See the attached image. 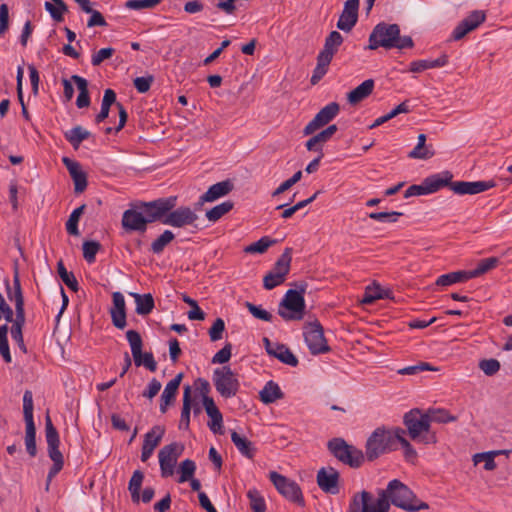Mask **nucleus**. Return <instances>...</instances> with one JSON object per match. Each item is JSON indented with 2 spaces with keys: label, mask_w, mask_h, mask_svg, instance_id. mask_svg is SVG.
<instances>
[{
  "label": "nucleus",
  "mask_w": 512,
  "mask_h": 512,
  "mask_svg": "<svg viewBox=\"0 0 512 512\" xmlns=\"http://www.w3.org/2000/svg\"><path fill=\"white\" fill-rule=\"evenodd\" d=\"M266 351L286 365L295 367L298 365L296 356L283 344L272 343L267 337L263 339Z\"/></svg>",
  "instance_id": "obj_21"
},
{
  "label": "nucleus",
  "mask_w": 512,
  "mask_h": 512,
  "mask_svg": "<svg viewBox=\"0 0 512 512\" xmlns=\"http://www.w3.org/2000/svg\"><path fill=\"white\" fill-rule=\"evenodd\" d=\"M212 381L216 391L226 399L234 397L240 389L237 374L230 366L216 368L213 371Z\"/></svg>",
  "instance_id": "obj_6"
},
{
  "label": "nucleus",
  "mask_w": 512,
  "mask_h": 512,
  "mask_svg": "<svg viewBox=\"0 0 512 512\" xmlns=\"http://www.w3.org/2000/svg\"><path fill=\"white\" fill-rule=\"evenodd\" d=\"M144 474L140 470H135L128 484V490L134 503L140 501V490L143 483Z\"/></svg>",
  "instance_id": "obj_43"
},
{
  "label": "nucleus",
  "mask_w": 512,
  "mask_h": 512,
  "mask_svg": "<svg viewBox=\"0 0 512 512\" xmlns=\"http://www.w3.org/2000/svg\"><path fill=\"white\" fill-rule=\"evenodd\" d=\"M402 216L401 212L392 211V212H371L369 214V218L378 222L384 223H395L398 221L399 217Z\"/></svg>",
  "instance_id": "obj_60"
},
{
  "label": "nucleus",
  "mask_w": 512,
  "mask_h": 512,
  "mask_svg": "<svg viewBox=\"0 0 512 512\" xmlns=\"http://www.w3.org/2000/svg\"><path fill=\"white\" fill-rule=\"evenodd\" d=\"M192 400H191V388L189 385L185 386L183 393V406L181 411V417L179 421L180 430H188L190 426V414H191Z\"/></svg>",
  "instance_id": "obj_35"
},
{
  "label": "nucleus",
  "mask_w": 512,
  "mask_h": 512,
  "mask_svg": "<svg viewBox=\"0 0 512 512\" xmlns=\"http://www.w3.org/2000/svg\"><path fill=\"white\" fill-rule=\"evenodd\" d=\"M391 505L408 512L429 508L428 503L419 500L406 484L393 479L386 489L377 490L376 498L366 490L353 494L347 512H389Z\"/></svg>",
  "instance_id": "obj_1"
},
{
  "label": "nucleus",
  "mask_w": 512,
  "mask_h": 512,
  "mask_svg": "<svg viewBox=\"0 0 512 512\" xmlns=\"http://www.w3.org/2000/svg\"><path fill=\"white\" fill-rule=\"evenodd\" d=\"M198 220V216L194 210L188 206H180L177 209H172L167 213V216L163 218L162 223L172 227H185L194 225Z\"/></svg>",
  "instance_id": "obj_15"
},
{
  "label": "nucleus",
  "mask_w": 512,
  "mask_h": 512,
  "mask_svg": "<svg viewBox=\"0 0 512 512\" xmlns=\"http://www.w3.org/2000/svg\"><path fill=\"white\" fill-rule=\"evenodd\" d=\"M100 247V244L96 241H85L82 246L84 259L90 264L94 263Z\"/></svg>",
  "instance_id": "obj_59"
},
{
  "label": "nucleus",
  "mask_w": 512,
  "mask_h": 512,
  "mask_svg": "<svg viewBox=\"0 0 512 512\" xmlns=\"http://www.w3.org/2000/svg\"><path fill=\"white\" fill-rule=\"evenodd\" d=\"M373 89L374 80L367 79L348 93L347 100L351 105H356L366 99L373 92Z\"/></svg>",
  "instance_id": "obj_31"
},
{
  "label": "nucleus",
  "mask_w": 512,
  "mask_h": 512,
  "mask_svg": "<svg viewBox=\"0 0 512 512\" xmlns=\"http://www.w3.org/2000/svg\"><path fill=\"white\" fill-rule=\"evenodd\" d=\"M136 303V313L139 315H148L154 309V299L150 293L138 294L131 293Z\"/></svg>",
  "instance_id": "obj_39"
},
{
  "label": "nucleus",
  "mask_w": 512,
  "mask_h": 512,
  "mask_svg": "<svg viewBox=\"0 0 512 512\" xmlns=\"http://www.w3.org/2000/svg\"><path fill=\"white\" fill-rule=\"evenodd\" d=\"M164 434L165 428L163 426L156 425L152 427V429L145 434L143 445H146V447L150 446L154 451L161 442Z\"/></svg>",
  "instance_id": "obj_44"
},
{
  "label": "nucleus",
  "mask_w": 512,
  "mask_h": 512,
  "mask_svg": "<svg viewBox=\"0 0 512 512\" xmlns=\"http://www.w3.org/2000/svg\"><path fill=\"white\" fill-rule=\"evenodd\" d=\"M485 21V14L481 11H473L468 17L463 19L453 30L454 40L462 39L470 31L476 29Z\"/></svg>",
  "instance_id": "obj_22"
},
{
  "label": "nucleus",
  "mask_w": 512,
  "mask_h": 512,
  "mask_svg": "<svg viewBox=\"0 0 512 512\" xmlns=\"http://www.w3.org/2000/svg\"><path fill=\"white\" fill-rule=\"evenodd\" d=\"M303 335L311 354H323L330 350L324 337L323 327L318 321L306 324Z\"/></svg>",
  "instance_id": "obj_12"
},
{
  "label": "nucleus",
  "mask_w": 512,
  "mask_h": 512,
  "mask_svg": "<svg viewBox=\"0 0 512 512\" xmlns=\"http://www.w3.org/2000/svg\"><path fill=\"white\" fill-rule=\"evenodd\" d=\"M500 362L497 359H483L479 362V368L487 376H493L500 370Z\"/></svg>",
  "instance_id": "obj_62"
},
{
  "label": "nucleus",
  "mask_w": 512,
  "mask_h": 512,
  "mask_svg": "<svg viewBox=\"0 0 512 512\" xmlns=\"http://www.w3.org/2000/svg\"><path fill=\"white\" fill-rule=\"evenodd\" d=\"M472 279L469 271H454L439 276L436 280L438 286H450L455 283L465 282Z\"/></svg>",
  "instance_id": "obj_38"
},
{
  "label": "nucleus",
  "mask_w": 512,
  "mask_h": 512,
  "mask_svg": "<svg viewBox=\"0 0 512 512\" xmlns=\"http://www.w3.org/2000/svg\"><path fill=\"white\" fill-rule=\"evenodd\" d=\"M507 450H495L489 452L476 453L473 456V462L475 465L480 462H484V469L487 471H493L496 468L495 457L501 454H508Z\"/></svg>",
  "instance_id": "obj_37"
},
{
  "label": "nucleus",
  "mask_w": 512,
  "mask_h": 512,
  "mask_svg": "<svg viewBox=\"0 0 512 512\" xmlns=\"http://www.w3.org/2000/svg\"><path fill=\"white\" fill-rule=\"evenodd\" d=\"M174 234L170 230H165L157 239L151 244V250L155 254L163 252L164 248L174 239Z\"/></svg>",
  "instance_id": "obj_55"
},
{
  "label": "nucleus",
  "mask_w": 512,
  "mask_h": 512,
  "mask_svg": "<svg viewBox=\"0 0 512 512\" xmlns=\"http://www.w3.org/2000/svg\"><path fill=\"white\" fill-rule=\"evenodd\" d=\"M360 1L350 0L344 3V7L337 21V28L349 32L356 25L358 20Z\"/></svg>",
  "instance_id": "obj_18"
},
{
  "label": "nucleus",
  "mask_w": 512,
  "mask_h": 512,
  "mask_svg": "<svg viewBox=\"0 0 512 512\" xmlns=\"http://www.w3.org/2000/svg\"><path fill=\"white\" fill-rule=\"evenodd\" d=\"M184 451V445L174 442L162 447L158 453L161 476L166 478L174 474L178 458Z\"/></svg>",
  "instance_id": "obj_13"
},
{
  "label": "nucleus",
  "mask_w": 512,
  "mask_h": 512,
  "mask_svg": "<svg viewBox=\"0 0 512 512\" xmlns=\"http://www.w3.org/2000/svg\"><path fill=\"white\" fill-rule=\"evenodd\" d=\"M234 188L231 180H224L217 182L210 186L208 190L202 195L203 201L214 202L226 195H228Z\"/></svg>",
  "instance_id": "obj_28"
},
{
  "label": "nucleus",
  "mask_w": 512,
  "mask_h": 512,
  "mask_svg": "<svg viewBox=\"0 0 512 512\" xmlns=\"http://www.w3.org/2000/svg\"><path fill=\"white\" fill-rule=\"evenodd\" d=\"M339 472L333 467H323L317 472L316 481L319 488L328 494L336 495L340 491Z\"/></svg>",
  "instance_id": "obj_16"
},
{
  "label": "nucleus",
  "mask_w": 512,
  "mask_h": 512,
  "mask_svg": "<svg viewBox=\"0 0 512 512\" xmlns=\"http://www.w3.org/2000/svg\"><path fill=\"white\" fill-rule=\"evenodd\" d=\"M85 205H81L80 207L74 209L70 214L67 222H66V230L68 234L73 236L79 235L78 222L80 220L81 215L84 212Z\"/></svg>",
  "instance_id": "obj_50"
},
{
  "label": "nucleus",
  "mask_w": 512,
  "mask_h": 512,
  "mask_svg": "<svg viewBox=\"0 0 512 512\" xmlns=\"http://www.w3.org/2000/svg\"><path fill=\"white\" fill-rule=\"evenodd\" d=\"M343 43V37L338 31H332L326 37L323 51L330 53L334 56V54L338 51V48Z\"/></svg>",
  "instance_id": "obj_51"
},
{
  "label": "nucleus",
  "mask_w": 512,
  "mask_h": 512,
  "mask_svg": "<svg viewBox=\"0 0 512 512\" xmlns=\"http://www.w3.org/2000/svg\"><path fill=\"white\" fill-rule=\"evenodd\" d=\"M249 505L253 512H265L266 503L261 493L256 488H251L247 492Z\"/></svg>",
  "instance_id": "obj_47"
},
{
  "label": "nucleus",
  "mask_w": 512,
  "mask_h": 512,
  "mask_svg": "<svg viewBox=\"0 0 512 512\" xmlns=\"http://www.w3.org/2000/svg\"><path fill=\"white\" fill-rule=\"evenodd\" d=\"M328 449L339 461L350 467L358 468L364 461L363 452L341 438L330 440Z\"/></svg>",
  "instance_id": "obj_7"
},
{
  "label": "nucleus",
  "mask_w": 512,
  "mask_h": 512,
  "mask_svg": "<svg viewBox=\"0 0 512 512\" xmlns=\"http://www.w3.org/2000/svg\"><path fill=\"white\" fill-rule=\"evenodd\" d=\"M338 127L335 124L329 125L326 129L312 136L305 144L308 151L323 152L324 143L328 142L337 132Z\"/></svg>",
  "instance_id": "obj_26"
},
{
  "label": "nucleus",
  "mask_w": 512,
  "mask_h": 512,
  "mask_svg": "<svg viewBox=\"0 0 512 512\" xmlns=\"http://www.w3.org/2000/svg\"><path fill=\"white\" fill-rule=\"evenodd\" d=\"M113 306L110 309V315L113 325L118 329H123L126 326V307L125 299L121 292H114L112 294Z\"/></svg>",
  "instance_id": "obj_24"
},
{
  "label": "nucleus",
  "mask_w": 512,
  "mask_h": 512,
  "mask_svg": "<svg viewBox=\"0 0 512 512\" xmlns=\"http://www.w3.org/2000/svg\"><path fill=\"white\" fill-rule=\"evenodd\" d=\"M57 272L61 280L65 285L74 292L79 290L78 281L73 272H68L62 260L57 263Z\"/></svg>",
  "instance_id": "obj_45"
},
{
  "label": "nucleus",
  "mask_w": 512,
  "mask_h": 512,
  "mask_svg": "<svg viewBox=\"0 0 512 512\" xmlns=\"http://www.w3.org/2000/svg\"><path fill=\"white\" fill-rule=\"evenodd\" d=\"M448 63V58L446 55H442L441 57L435 60H417L413 61L410 64L411 72H422L431 68H439L443 67Z\"/></svg>",
  "instance_id": "obj_40"
},
{
  "label": "nucleus",
  "mask_w": 512,
  "mask_h": 512,
  "mask_svg": "<svg viewBox=\"0 0 512 512\" xmlns=\"http://www.w3.org/2000/svg\"><path fill=\"white\" fill-rule=\"evenodd\" d=\"M112 104H116V107L119 112V124L115 129V132H119L126 124L128 114L124 108V106L120 102H116V93L112 89H106L104 91V96L102 99V105L105 107H111Z\"/></svg>",
  "instance_id": "obj_30"
},
{
  "label": "nucleus",
  "mask_w": 512,
  "mask_h": 512,
  "mask_svg": "<svg viewBox=\"0 0 512 512\" xmlns=\"http://www.w3.org/2000/svg\"><path fill=\"white\" fill-rule=\"evenodd\" d=\"M148 221L139 204L135 208L126 210L122 216V226L126 231L145 232Z\"/></svg>",
  "instance_id": "obj_17"
},
{
  "label": "nucleus",
  "mask_w": 512,
  "mask_h": 512,
  "mask_svg": "<svg viewBox=\"0 0 512 512\" xmlns=\"http://www.w3.org/2000/svg\"><path fill=\"white\" fill-rule=\"evenodd\" d=\"M434 156V152L426 145H420L417 143V145L414 147L413 150H411L408 154L409 158L412 159H430Z\"/></svg>",
  "instance_id": "obj_64"
},
{
  "label": "nucleus",
  "mask_w": 512,
  "mask_h": 512,
  "mask_svg": "<svg viewBox=\"0 0 512 512\" xmlns=\"http://www.w3.org/2000/svg\"><path fill=\"white\" fill-rule=\"evenodd\" d=\"M71 80L76 84L79 95L76 99V105L78 108H85L90 105V96L88 91V82L85 78L79 75H73Z\"/></svg>",
  "instance_id": "obj_36"
},
{
  "label": "nucleus",
  "mask_w": 512,
  "mask_h": 512,
  "mask_svg": "<svg viewBox=\"0 0 512 512\" xmlns=\"http://www.w3.org/2000/svg\"><path fill=\"white\" fill-rule=\"evenodd\" d=\"M161 0H128L125 3L126 8L132 10L152 9L160 4Z\"/></svg>",
  "instance_id": "obj_63"
},
{
  "label": "nucleus",
  "mask_w": 512,
  "mask_h": 512,
  "mask_svg": "<svg viewBox=\"0 0 512 512\" xmlns=\"http://www.w3.org/2000/svg\"><path fill=\"white\" fill-rule=\"evenodd\" d=\"M397 442V428L394 431H387L377 428L368 438L366 443V456L373 461L380 455L391 451Z\"/></svg>",
  "instance_id": "obj_5"
},
{
  "label": "nucleus",
  "mask_w": 512,
  "mask_h": 512,
  "mask_svg": "<svg viewBox=\"0 0 512 512\" xmlns=\"http://www.w3.org/2000/svg\"><path fill=\"white\" fill-rule=\"evenodd\" d=\"M182 378H183V374L179 373L172 380H170L166 384L164 391L161 395V398L165 399L166 402L170 401L173 403L176 393L178 391V388L180 386V383L182 381Z\"/></svg>",
  "instance_id": "obj_49"
},
{
  "label": "nucleus",
  "mask_w": 512,
  "mask_h": 512,
  "mask_svg": "<svg viewBox=\"0 0 512 512\" xmlns=\"http://www.w3.org/2000/svg\"><path fill=\"white\" fill-rule=\"evenodd\" d=\"M234 207V203L230 200L224 201L213 208L206 211V218L209 222L215 223L221 219L224 215L229 213Z\"/></svg>",
  "instance_id": "obj_42"
},
{
  "label": "nucleus",
  "mask_w": 512,
  "mask_h": 512,
  "mask_svg": "<svg viewBox=\"0 0 512 512\" xmlns=\"http://www.w3.org/2000/svg\"><path fill=\"white\" fill-rule=\"evenodd\" d=\"M498 263H499V259L496 257L485 258L478 263V265L475 269L469 271L470 277L476 278V277L488 272L489 270L495 268L498 265Z\"/></svg>",
  "instance_id": "obj_52"
},
{
  "label": "nucleus",
  "mask_w": 512,
  "mask_h": 512,
  "mask_svg": "<svg viewBox=\"0 0 512 512\" xmlns=\"http://www.w3.org/2000/svg\"><path fill=\"white\" fill-rule=\"evenodd\" d=\"M5 287L8 299L15 304L16 317L25 316L24 297L17 270L14 273L13 286L10 285L9 280H5Z\"/></svg>",
  "instance_id": "obj_20"
},
{
  "label": "nucleus",
  "mask_w": 512,
  "mask_h": 512,
  "mask_svg": "<svg viewBox=\"0 0 512 512\" xmlns=\"http://www.w3.org/2000/svg\"><path fill=\"white\" fill-rule=\"evenodd\" d=\"M340 106L336 102H331L324 106L315 117L304 127L305 136L314 134L317 130L331 122L339 113Z\"/></svg>",
  "instance_id": "obj_14"
},
{
  "label": "nucleus",
  "mask_w": 512,
  "mask_h": 512,
  "mask_svg": "<svg viewBox=\"0 0 512 512\" xmlns=\"http://www.w3.org/2000/svg\"><path fill=\"white\" fill-rule=\"evenodd\" d=\"M275 243L274 240L267 236L260 238L258 241L250 244L245 248L247 253H264L270 246Z\"/></svg>",
  "instance_id": "obj_58"
},
{
  "label": "nucleus",
  "mask_w": 512,
  "mask_h": 512,
  "mask_svg": "<svg viewBox=\"0 0 512 512\" xmlns=\"http://www.w3.org/2000/svg\"><path fill=\"white\" fill-rule=\"evenodd\" d=\"M390 298H392V292L389 289H383L380 285L373 284L366 287L361 303L370 305L376 300Z\"/></svg>",
  "instance_id": "obj_32"
},
{
  "label": "nucleus",
  "mask_w": 512,
  "mask_h": 512,
  "mask_svg": "<svg viewBox=\"0 0 512 512\" xmlns=\"http://www.w3.org/2000/svg\"><path fill=\"white\" fill-rule=\"evenodd\" d=\"M33 395L32 392L26 390L23 395V415L25 420V446L27 453L31 457L37 454L36 448V427L33 419Z\"/></svg>",
  "instance_id": "obj_9"
},
{
  "label": "nucleus",
  "mask_w": 512,
  "mask_h": 512,
  "mask_svg": "<svg viewBox=\"0 0 512 512\" xmlns=\"http://www.w3.org/2000/svg\"><path fill=\"white\" fill-rule=\"evenodd\" d=\"M437 369L432 367L427 362H420L419 364L407 366L398 370L400 375H416L423 371H436Z\"/></svg>",
  "instance_id": "obj_61"
},
{
  "label": "nucleus",
  "mask_w": 512,
  "mask_h": 512,
  "mask_svg": "<svg viewBox=\"0 0 512 512\" xmlns=\"http://www.w3.org/2000/svg\"><path fill=\"white\" fill-rule=\"evenodd\" d=\"M292 261V248H286L277 259L273 268L264 276L263 286L267 290H272L282 284L290 271Z\"/></svg>",
  "instance_id": "obj_8"
},
{
  "label": "nucleus",
  "mask_w": 512,
  "mask_h": 512,
  "mask_svg": "<svg viewBox=\"0 0 512 512\" xmlns=\"http://www.w3.org/2000/svg\"><path fill=\"white\" fill-rule=\"evenodd\" d=\"M453 175L449 171L431 175L423 180L426 193L431 194L437 192L441 188L448 186L450 188Z\"/></svg>",
  "instance_id": "obj_27"
},
{
  "label": "nucleus",
  "mask_w": 512,
  "mask_h": 512,
  "mask_svg": "<svg viewBox=\"0 0 512 512\" xmlns=\"http://www.w3.org/2000/svg\"><path fill=\"white\" fill-rule=\"evenodd\" d=\"M203 406L210 418L208 422L209 429L215 434L223 433V416L218 407L216 406L213 398L208 395H203Z\"/></svg>",
  "instance_id": "obj_23"
},
{
  "label": "nucleus",
  "mask_w": 512,
  "mask_h": 512,
  "mask_svg": "<svg viewBox=\"0 0 512 512\" xmlns=\"http://www.w3.org/2000/svg\"><path fill=\"white\" fill-rule=\"evenodd\" d=\"M133 360L136 366H144L151 372H155L157 369V363L153 354L150 352H146L144 354L141 352L136 355V358H133Z\"/></svg>",
  "instance_id": "obj_57"
},
{
  "label": "nucleus",
  "mask_w": 512,
  "mask_h": 512,
  "mask_svg": "<svg viewBox=\"0 0 512 512\" xmlns=\"http://www.w3.org/2000/svg\"><path fill=\"white\" fill-rule=\"evenodd\" d=\"M25 324V316L23 317H16L12 321V326L10 328L11 337L12 339L18 344L19 348L26 352V347L24 344L23 334H22V328Z\"/></svg>",
  "instance_id": "obj_46"
},
{
  "label": "nucleus",
  "mask_w": 512,
  "mask_h": 512,
  "mask_svg": "<svg viewBox=\"0 0 512 512\" xmlns=\"http://www.w3.org/2000/svg\"><path fill=\"white\" fill-rule=\"evenodd\" d=\"M269 479L275 486L276 490L287 500L296 503L299 506L304 505V498L300 486L284 475L271 471Z\"/></svg>",
  "instance_id": "obj_10"
},
{
  "label": "nucleus",
  "mask_w": 512,
  "mask_h": 512,
  "mask_svg": "<svg viewBox=\"0 0 512 512\" xmlns=\"http://www.w3.org/2000/svg\"><path fill=\"white\" fill-rule=\"evenodd\" d=\"M297 287L298 290L289 289L279 305L278 314L286 321L301 320L305 314L304 293L307 285L301 283Z\"/></svg>",
  "instance_id": "obj_3"
},
{
  "label": "nucleus",
  "mask_w": 512,
  "mask_h": 512,
  "mask_svg": "<svg viewBox=\"0 0 512 512\" xmlns=\"http://www.w3.org/2000/svg\"><path fill=\"white\" fill-rule=\"evenodd\" d=\"M62 161L73 179L75 192L82 193L87 187V177L80 164L68 157H64Z\"/></svg>",
  "instance_id": "obj_25"
},
{
  "label": "nucleus",
  "mask_w": 512,
  "mask_h": 512,
  "mask_svg": "<svg viewBox=\"0 0 512 512\" xmlns=\"http://www.w3.org/2000/svg\"><path fill=\"white\" fill-rule=\"evenodd\" d=\"M405 430L397 428V442H399L404 450V457L408 462H414L417 458V452L412 445L404 437Z\"/></svg>",
  "instance_id": "obj_48"
},
{
  "label": "nucleus",
  "mask_w": 512,
  "mask_h": 512,
  "mask_svg": "<svg viewBox=\"0 0 512 512\" xmlns=\"http://www.w3.org/2000/svg\"><path fill=\"white\" fill-rule=\"evenodd\" d=\"M404 424L412 440H419L425 444L436 443L435 434L429 433L430 423L426 412L422 413L419 409L410 410L404 416Z\"/></svg>",
  "instance_id": "obj_4"
},
{
  "label": "nucleus",
  "mask_w": 512,
  "mask_h": 512,
  "mask_svg": "<svg viewBox=\"0 0 512 512\" xmlns=\"http://www.w3.org/2000/svg\"><path fill=\"white\" fill-rule=\"evenodd\" d=\"M91 136V133L84 129L82 126H75L71 130L64 133L65 139L75 148L77 149L80 144L88 139Z\"/></svg>",
  "instance_id": "obj_41"
},
{
  "label": "nucleus",
  "mask_w": 512,
  "mask_h": 512,
  "mask_svg": "<svg viewBox=\"0 0 512 512\" xmlns=\"http://www.w3.org/2000/svg\"><path fill=\"white\" fill-rule=\"evenodd\" d=\"M260 400L264 404H271L284 397L279 385L274 381H268L259 392Z\"/></svg>",
  "instance_id": "obj_34"
},
{
  "label": "nucleus",
  "mask_w": 512,
  "mask_h": 512,
  "mask_svg": "<svg viewBox=\"0 0 512 512\" xmlns=\"http://www.w3.org/2000/svg\"><path fill=\"white\" fill-rule=\"evenodd\" d=\"M45 436L48 446V454L56 456L57 454H62L59 450V434L56 428L54 427L49 415H47L45 419Z\"/></svg>",
  "instance_id": "obj_29"
},
{
  "label": "nucleus",
  "mask_w": 512,
  "mask_h": 512,
  "mask_svg": "<svg viewBox=\"0 0 512 512\" xmlns=\"http://www.w3.org/2000/svg\"><path fill=\"white\" fill-rule=\"evenodd\" d=\"M126 338L131 347V353L133 358H136V355L142 352V338L141 335L135 330H128L126 332Z\"/></svg>",
  "instance_id": "obj_56"
},
{
  "label": "nucleus",
  "mask_w": 512,
  "mask_h": 512,
  "mask_svg": "<svg viewBox=\"0 0 512 512\" xmlns=\"http://www.w3.org/2000/svg\"><path fill=\"white\" fill-rule=\"evenodd\" d=\"M414 45L410 36H401L400 27L397 24L381 22L377 24L369 35L368 49L376 50L379 47L385 49L412 48Z\"/></svg>",
  "instance_id": "obj_2"
},
{
  "label": "nucleus",
  "mask_w": 512,
  "mask_h": 512,
  "mask_svg": "<svg viewBox=\"0 0 512 512\" xmlns=\"http://www.w3.org/2000/svg\"><path fill=\"white\" fill-rule=\"evenodd\" d=\"M196 471V464L191 459H185L183 460L179 465V483L187 482L189 479L194 477Z\"/></svg>",
  "instance_id": "obj_54"
},
{
  "label": "nucleus",
  "mask_w": 512,
  "mask_h": 512,
  "mask_svg": "<svg viewBox=\"0 0 512 512\" xmlns=\"http://www.w3.org/2000/svg\"><path fill=\"white\" fill-rule=\"evenodd\" d=\"M495 182L492 180L489 181H456L451 182L450 190H452L455 194L458 195H475L484 191H487L493 187H495Z\"/></svg>",
  "instance_id": "obj_19"
},
{
  "label": "nucleus",
  "mask_w": 512,
  "mask_h": 512,
  "mask_svg": "<svg viewBox=\"0 0 512 512\" xmlns=\"http://www.w3.org/2000/svg\"><path fill=\"white\" fill-rule=\"evenodd\" d=\"M231 441L237 448V450L245 457L253 459L256 454V448L253 443L248 440L245 436L238 434L233 431L231 433Z\"/></svg>",
  "instance_id": "obj_33"
},
{
  "label": "nucleus",
  "mask_w": 512,
  "mask_h": 512,
  "mask_svg": "<svg viewBox=\"0 0 512 512\" xmlns=\"http://www.w3.org/2000/svg\"><path fill=\"white\" fill-rule=\"evenodd\" d=\"M177 198L170 196L166 198H159L150 202H141L139 208L142 209L148 223H153L162 220L167 216V213L175 208Z\"/></svg>",
  "instance_id": "obj_11"
},
{
  "label": "nucleus",
  "mask_w": 512,
  "mask_h": 512,
  "mask_svg": "<svg viewBox=\"0 0 512 512\" xmlns=\"http://www.w3.org/2000/svg\"><path fill=\"white\" fill-rule=\"evenodd\" d=\"M427 417L429 418V423H448L456 420L455 416L449 414V412L445 409H429L427 412Z\"/></svg>",
  "instance_id": "obj_53"
}]
</instances>
